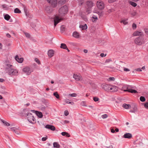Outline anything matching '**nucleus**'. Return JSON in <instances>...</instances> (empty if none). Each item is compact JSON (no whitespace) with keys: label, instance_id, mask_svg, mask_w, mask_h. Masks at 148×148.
<instances>
[{"label":"nucleus","instance_id":"obj_1","mask_svg":"<svg viewBox=\"0 0 148 148\" xmlns=\"http://www.w3.org/2000/svg\"><path fill=\"white\" fill-rule=\"evenodd\" d=\"M68 11V8L66 5H64L59 8L58 10V15H56L54 18V27L62 20L61 17L66 14Z\"/></svg>","mask_w":148,"mask_h":148},{"label":"nucleus","instance_id":"obj_2","mask_svg":"<svg viewBox=\"0 0 148 148\" xmlns=\"http://www.w3.org/2000/svg\"><path fill=\"white\" fill-rule=\"evenodd\" d=\"M87 8L86 12L88 14L91 12V8L93 5V2L92 1H87L86 2Z\"/></svg>","mask_w":148,"mask_h":148},{"label":"nucleus","instance_id":"obj_3","mask_svg":"<svg viewBox=\"0 0 148 148\" xmlns=\"http://www.w3.org/2000/svg\"><path fill=\"white\" fill-rule=\"evenodd\" d=\"M96 5L97 8L99 10H102L105 7V5L103 1L101 0L97 1Z\"/></svg>","mask_w":148,"mask_h":148},{"label":"nucleus","instance_id":"obj_4","mask_svg":"<svg viewBox=\"0 0 148 148\" xmlns=\"http://www.w3.org/2000/svg\"><path fill=\"white\" fill-rule=\"evenodd\" d=\"M22 71L27 75H29L33 71V70L28 66H26L22 69Z\"/></svg>","mask_w":148,"mask_h":148},{"label":"nucleus","instance_id":"obj_5","mask_svg":"<svg viewBox=\"0 0 148 148\" xmlns=\"http://www.w3.org/2000/svg\"><path fill=\"white\" fill-rule=\"evenodd\" d=\"M7 73L9 75L11 76L17 75H18V71L17 70L12 68L8 70Z\"/></svg>","mask_w":148,"mask_h":148},{"label":"nucleus","instance_id":"obj_6","mask_svg":"<svg viewBox=\"0 0 148 148\" xmlns=\"http://www.w3.org/2000/svg\"><path fill=\"white\" fill-rule=\"evenodd\" d=\"M26 118L28 121L31 123H33L35 121V119L32 114L29 113H27Z\"/></svg>","mask_w":148,"mask_h":148},{"label":"nucleus","instance_id":"obj_7","mask_svg":"<svg viewBox=\"0 0 148 148\" xmlns=\"http://www.w3.org/2000/svg\"><path fill=\"white\" fill-rule=\"evenodd\" d=\"M122 90L125 92L127 91L132 93H136L137 92V91L130 89L129 87H127L126 86H124L122 88Z\"/></svg>","mask_w":148,"mask_h":148},{"label":"nucleus","instance_id":"obj_8","mask_svg":"<svg viewBox=\"0 0 148 148\" xmlns=\"http://www.w3.org/2000/svg\"><path fill=\"white\" fill-rule=\"evenodd\" d=\"M135 42L136 44L140 45L144 43V41L143 37H139L135 39Z\"/></svg>","mask_w":148,"mask_h":148},{"label":"nucleus","instance_id":"obj_9","mask_svg":"<svg viewBox=\"0 0 148 148\" xmlns=\"http://www.w3.org/2000/svg\"><path fill=\"white\" fill-rule=\"evenodd\" d=\"M47 1L54 8L57 6L58 4L57 0H47Z\"/></svg>","mask_w":148,"mask_h":148},{"label":"nucleus","instance_id":"obj_10","mask_svg":"<svg viewBox=\"0 0 148 148\" xmlns=\"http://www.w3.org/2000/svg\"><path fill=\"white\" fill-rule=\"evenodd\" d=\"M111 85L108 84H103L102 85V87L103 89L107 92L110 91V88Z\"/></svg>","mask_w":148,"mask_h":148},{"label":"nucleus","instance_id":"obj_11","mask_svg":"<svg viewBox=\"0 0 148 148\" xmlns=\"http://www.w3.org/2000/svg\"><path fill=\"white\" fill-rule=\"evenodd\" d=\"M31 111L35 113L37 116L40 118H41L43 117L42 114L41 112L33 110H31Z\"/></svg>","mask_w":148,"mask_h":148},{"label":"nucleus","instance_id":"obj_12","mask_svg":"<svg viewBox=\"0 0 148 148\" xmlns=\"http://www.w3.org/2000/svg\"><path fill=\"white\" fill-rule=\"evenodd\" d=\"M45 10L46 13L50 14L52 11L53 10L50 6H48L45 7Z\"/></svg>","mask_w":148,"mask_h":148},{"label":"nucleus","instance_id":"obj_13","mask_svg":"<svg viewBox=\"0 0 148 148\" xmlns=\"http://www.w3.org/2000/svg\"><path fill=\"white\" fill-rule=\"evenodd\" d=\"M118 90V88L115 86L111 85L110 88V92H115Z\"/></svg>","mask_w":148,"mask_h":148},{"label":"nucleus","instance_id":"obj_14","mask_svg":"<svg viewBox=\"0 0 148 148\" xmlns=\"http://www.w3.org/2000/svg\"><path fill=\"white\" fill-rule=\"evenodd\" d=\"M15 60L18 63H21L23 60V58L19 57L18 56H16L15 57Z\"/></svg>","mask_w":148,"mask_h":148},{"label":"nucleus","instance_id":"obj_15","mask_svg":"<svg viewBox=\"0 0 148 148\" xmlns=\"http://www.w3.org/2000/svg\"><path fill=\"white\" fill-rule=\"evenodd\" d=\"M72 36L73 37L76 38H79L80 35L79 33L77 32H74L73 33Z\"/></svg>","mask_w":148,"mask_h":148},{"label":"nucleus","instance_id":"obj_16","mask_svg":"<svg viewBox=\"0 0 148 148\" xmlns=\"http://www.w3.org/2000/svg\"><path fill=\"white\" fill-rule=\"evenodd\" d=\"M54 51L53 50L50 49L48 51V55L50 58L52 57L54 55Z\"/></svg>","mask_w":148,"mask_h":148},{"label":"nucleus","instance_id":"obj_17","mask_svg":"<svg viewBox=\"0 0 148 148\" xmlns=\"http://www.w3.org/2000/svg\"><path fill=\"white\" fill-rule=\"evenodd\" d=\"M73 77L77 81H78L82 79V77L81 76L77 75L74 74Z\"/></svg>","mask_w":148,"mask_h":148},{"label":"nucleus","instance_id":"obj_18","mask_svg":"<svg viewBox=\"0 0 148 148\" xmlns=\"http://www.w3.org/2000/svg\"><path fill=\"white\" fill-rule=\"evenodd\" d=\"M93 12L94 13L97 14L100 16L102 15V12L99 11L96 8L94 9Z\"/></svg>","mask_w":148,"mask_h":148},{"label":"nucleus","instance_id":"obj_19","mask_svg":"<svg viewBox=\"0 0 148 148\" xmlns=\"http://www.w3.org/2000/svg\"><path fill=\"white\" fill-rule=\"evenodd\" d=\"M45 127L47 129L50 130L52 131H54L55 130V127L53 125H46L45 126Z\"/></svg>","mask_w":148,"mask_h":148},{"label":"nucleus","instance_id":"obj_20","mask_svg":"<svg viewBox=\"0 0 148 148\" xmlns=\"http://www.w3.org/2000/svg\"><path fill=\"white\" fill-rule=\"evenodd\" d=\"M128 19L127 18H123L121 19L120 21L121 23H123L124 25H126L128 23Z\"/></svg>","mask_w":148,"mask_h":148},{"label":"nucleus","instance_id":"obj_21","mask_svg":"<svg viewBox=\"0 0 148 148\" xmlns=\"http://www.w3.org/2000/svg\"><path fill=\"white\" fill-rule=\"evenodd\" d=\"M143 34V33L142 32L137 31L134 32L133 34V35L134 36H137L141 35Z\"/></svg>","mask_w":148,"mask_h":148},{"label":"nucleus","instance_id":"obj_22","mask_svg":"<svg viewBox=\"0 0 148 148\" xmlns=\"http://www.w3.org/2000/svg\"><path fill=\"white\" fill-rule=\"evenodd\" d=\"M132 137V135L129 133H126L123 136V137L125 138H130Z\"/></svg>","mask_w":148,"mask_h":148},{"label":"nucleus","instance_id":"obj_23","mask_svg":"<svg viewBox=\"0 0 148 148\" xmlns=\"http://www.w3.org/2000/svg\"><path fill=\"white\" fill-rule=\"evenodd\" d=\"M60 47L61 48L66 49L67 50V51L68 52L69 51V50L68 49V48H67L66 45L64 43H62L61 44Z\"/></svg>","mask_w":148,"mask_h":148},{"label":"nucleus","instance_id":"obj_24","mask_svg":"<svg viewBox=\"0 0 148 148\" xmlns=\"http://www.w3.org/2000/svg\"><path fill=\"white\" fill-rule=\"evenodd\" d=\"M79 27L82 30H85L87 29V26L86 24L84 25H80L79 26Z\"/></svg>","mask_w":148,"mask_h":148},{"label":"nucleus","instance_id":"obj_25","mask_svg":"<svg viewBox=\"0 0 148 148\" xmlns=\"http://www.w3.org/2000/svg\"><path fill=\"white\" fill-rule=\"evenodd\" d=\"M12 68V66L10 64H7L6 65V72H7V71L9 69L10 70V69Z\"/></svg>","mask_w":148,"mask_h":148},{"label":"nucleus","instance_id":"obj_26","mask_svg":"<svg viewBox=\"0 0 148 148\" xmlns=\"http://www.w3.org/2000/svg\"><path fill=\"white\" fill-rule=\"evenodd\" d=\"M98 20V17L96 16L93 15L92 17V21L93 22H96Z\"/></svg>","mask_w":148,"mask_h":148},{"label":"nucleus","instance_id":"obj_27","mask_svg":"<svg viewBox=\"0 0 148 148\" xmlns=\"http://www.w3.org/2000/svg\"><path fill=\"white\" fill-rule=\"evenodd\" d=\"M123 107L126 109H128L131 108V106L129 104L124 103L123 105Z\"/></svg>","mask_w":148,"mask_h":148},{"label":"nucleus","instance_id":"obj_28","mask_svg":"<svg viewBox=\"0 0 148 148\" xmlns=\"http://www.w3.org/2000/svg\"><path fill=\"white\" fill-rule=\"evenodd\" d=\"M61 134L62 136H65L67 137H69L70 136L69 134L65 132H62L61 133Z\"/></svg>","mask_w":148,"mask_h":148},{"label":"nucleus","instance_id":"obj_29","mask_svg":"<svg viewBox=\"0 0 148 148\" xmlns=\"http://www.w3.org/2000/svg\"><path fill=\"white\" fill-rule=\"evenodd\" d=\"M53 146L54 148H59L60 147V145L57 142H54L53 143Z\"/></svg>","mask_w":148,"mask_h":148},{"label":"nucleus","instance_id":"obj_30","mask_svg":"<svg viewBox=\"0 0 148 148\" xmlns=\"http://www.w3.org/2000/svg\"><path fill=\"white\" fill-rule=\"evenodd\" d=\"M10 18V16L8 14H6L4 15V19L7 21H8Z\"/></svg>","mask_w":148,"mask_h":148},{"label":"nucleus","instance_id":"obj_31","mask_svg":"<svg viewBox=\"0 0 148 148\" xmlns=\"http://www.w3.org/2000/svg\"><path fill=\"white\" fill-rule=\"evenodd\" d=\"M1 121L4 125L8 126H9L10 125V124L6 121H4L1 119Z\"/></svg>","mask_w":148,"mask_h":148},{"label":"nucleus","instance_id":"obj_32","mask_svg":"<svg viewBox=\"0 0 148 148\" xmlns=\"http://www.w3.org/2000/svg\"><path fill=\"white\" fill-rule=\"evenodd\" d=\"M122 68L123 69L122 70V69H121V68L120 67L119 68V69H120L119 70L121 71H122L123 70L124 71H126V72L129 71H130V70L126 68H125V67H123Z\"/></svg>","mask_w":148,"mask_h":148},{"label":"nucleus","instance_id":"obj_33","mask_svg":"<svg viewBox=\"0 0 148 148\" xmlns=\"http://www.w3.org/2000/svg\"><path fill=\"white\" fill-rule=\"evenodd\" d=\"M129 3H130V4L131 5H132V6H133L134 7H136L137 5V4L136 3H135L133 1H130L129 2Z\"/></svg>","mask_w":148,"mask_h":148},{"label":"nucleus","instance_id":"obj_34","mask_svg":"<svg viewBox=\"0 0 148 148\" xmlns=\"http://www.w3.org/2000/svg\"><path fill=\"white\" fill-rule=\"evenodd\" d=\"M53 95L55 96L57 99H59L60 98L59 95L57 92H56L53 93Z\"/></svg>","mask_w":148,"mask_h":148},{"label":"nucleus","instance_id":"obj_35","mask_svg":"<svg viewBox=\"0 0 148 148\" xmlns=\"http://www.w3.org/2000/svg\"><path fill=\"white\" fill-rule=\"evenodd\" d=\"M14 12L16 13H21V11L18 8H16L14 9Z\"/></svg>","mask_w":148,"mask_h":148},{"label":"nucleus","instance_id":"obj_36","mask_svg":"<svg viewBox=\"0 0 148 148\" xmlns=\"http://www.w3.org/2000/svg\"><path fill=\"white\" fill-rule=\"evenodd\" d=\"M68 96H70L71 97H76L77 96V94L75 93H73L72 94H69Z\"/></svg>","mask_w":148,"mask_h":148},{"label":"nucleus","instance_id":"obj_37","mask_svg":"<svg viewBox=\"0 0 148 148\" xmlns=\"http://www.w3.org/2000/svg\"><path fill=\"white\" fill-rule=\"evenodd\" d=\"M112 61V60L111 59H108L106 60L105 63H108Z\"/></svg>","mask_w":148,"mask_h":148},{"label":"nucleus","instance_id":"obj_38","mask_svg":"<svg viewBox=\"0 0 148 148\" xmlns=\"http://www.w3.org/2000/svg\"><path fill=\"white\" fill-rule=\"evenodd\" d=\"M144 107L147 109H148V102H146L144 104Z\"/></svg>","mask_w":148,"mask_h":148},{"label":"nucleus","instance_id":"obj_39","mask_svg":"<svg viewBox=\"0 0 148 148\" xmlns=\"http://www.w3.org/2000/svg\"><path fill=\"white\" fill-rule=\"evenodd\" d=\"M140 100L142 102H144L145 101V98L144 97L141 96L140 97Z\"/></svg>","mask_w":148,"mask_h":148},{"label":"nucleus","instance_id":"obj_40","mask_svg":"<svg viewBox=\"0 0 148 148\" xmlns=\"http://www.w3.org/2000/svg\"><path fill=\"white\" fill-rule=\"evenodd\" d=\"M93 99L95 102H97L99 100V98L98 97H93Z\"/></svg>","mask_w":148,"mask_h":148},{"label":"nucleus","instance_id":"obj_41","mask_svg":"<svg viewBox=\"0 0 148 148\" xmlns=\"http://www.w3.org/2000/svg\"><path fill=\"white\" fill-rule=\"evenodd\" d=\"M108 117V115L107 114H103L101 116V117L103 119H105Z\"/></svg>","mask_w":148,"mask_h":148},{"label":"nucleus","instance_id":"obj_42","mask_svg":"<svg viewBox=\"0 0 148 148\" xmlns=\"http://www.w3.org/2000/svg\"><path fill=\"white\" fill-rule=\"evenodd\" d=\"M35 61L38 64H40V63L38 59L37 58H35Z\"/></svg>","mask_w":148,"mask_h":148},{"label":"nucleus","instance_id":"obj_43","mask_svg":"<svg viewBox=\"0 0 148 148\" xmlns=\"http://www.w3.org/2000/svg\"><path fill=\"white\" fill-rule=\"evenodd\" d=\"M115 80V78L113 77H110L108 79V80L110 81H114Z\"/></svg>","mask_w":148,"mask_h":148},{"label":"nucleus","instance_id":"obj_44","mask_svg":"<svg viewBox=\"0 0 148 148\" xmlns=\"http://www.w3.org/2000/svg\"><path fill=\"white\" fill-rule=\"evenodd\" d=\"M66 0H60L59 2L61 4H64L66 2Z\"/></svg>","mask_w":148,"mask_h":148},{"label":"nucleus","instance_id":"obj_45","mask_svg":"<svg viewBox=\"0 0 148 148\" xmlns=\"http://www.w3.org/2000/svg\"><path fill=\"white\" fill-rule=\"evenodd\" d=\"M25 34L26 37L29 38L30 37V35L29 34L27 33H25Z\"/></svg>","mask_w":148,"mask_h":148},{"label":"nucleus","instance_id":"obj_46","mask_svg":"<svg viewBox=\"0 0 148 148\" xmlns=\"http://www.w3.org/2000/svg\"><path fill=\"white\" fill-rule=\"evenodd\" d=\"M144 30L145 34L148 35V28L145 29Z\"/></svg>","mask_w":148,"mask_h":148},{"label":"nucleus","instance_id":"obj_47","mask_svg":"<svg viewBox=\"0 0 148 148\" xmlns=\"http://www.w3.org/2000/svg\"><path fill=\"white\" fill-rule=\"evenodd\" d=\"M64 113V115L66 116H67L69 114L67 110L65 111Z\"/></svg>","mask_w":148,"mask_h":148},{"label":"nucleus","instance_id":"obj_48","mask_svg":"<svg viewBox=\"0 0 148 148\" xmlns=\"http://www.w3.org/2000/svg\"><path fill=\"white\" fill-rule=\"evenodd\" d=\"M63 123H62L63 124L68 123H69V121L67 120H65L64 121Z\"/></svg>","mask_w":148,"mask_h":148},{"label":"nucleus","instance_id":"obj_49","mask_svg":"<svg viewBox=\"0 0 148 148\" xmlns=\"http://www.w3.org/2000/svg\"><path fill=\"white\" fill-rule=\"evenodd\" d=\"M108 1L109 3H111L115 1L116 0H108Z\"/></svg>","mask_w":148,"mask_h":148},{"label":"nucleus","instance_id":"obj_50","mask_svg":"<svg viewBox=\"0 0 148 148\" xmlns=\"http://www.w3.org/2000/svg\"><path fill=\"white\" fill-rule=\"evenodd\" d=\"M132 27L133 28L135 29L136 27V25L134 23H133L132 24Z\"/></svg>","mask_w":148,"mask_h":148},{"label":"nucleus","instance_id":"obj_51","mask_svg":"<svg viewBox=\"0 0 148 148\" xmlns=\"http://www.w3.org/2000/svg\"><path fill=\"white\" fill-rule=\"evenodd\" d=\"M2 7L3 8H4L5 9H7V6L5 5H2Z\"/></svg>","mask_w":148,"mask_h":148},{"label":"nucleus","instance_id":"obj_52","mask_svg":"<svg viewBox=\"0 0 148 148\" xmlns=\"http://www.w3.org/2000/svg\"><path fill=\"white\" fill-rule=\"evenodd\" d=\"M47 139V138L46 137H43L42 138V141H45Z\"/></svg>","mask_w":148,"mask_h":148},{"label":"nucleus","instance_id":"obj_53","mask_svg":"<svg viewBox=\"0 0 148 148\" xmlns=\"http://www.w3.org/2000/svg\"><path fill=\"white\" fill-rule=\"evenodd\" d=\"M69 99L66 100L65 101L67 103H68L69 104H71V102L69 101Z\"/></svg>","mask_w":148,"mask_h":148},{"label":"nucleus","instance_id":"obj_54","mask_svg":"<svg viewBox=\"0 0 148 148\" xmlns=\"http://www.w3.org/2000/svg\"><path fill=\"white\" fill-rule=\"evenodd\" d=\"M104 54L103 53H101L100 54V56L101 57H103L104 56H106V54H105V55H104Z\"/></svg>","mask_w":148,"mask_h":148},{"label":"nucleus","instance_id":"obj_55","mask_svg":"<svg viewBox=\"0 0 148 148\" xmlns=\"http://www.w3.org/2000/svg\"><path fill=\"white\" fill-rule=\"evenodd\" d=\"M112 12V9H110L108 10V12L109 13H110V12Z\"/></svg>","mask_w":148,"mask_h":148},{"label":"nucleus","instance_id":"obj_56","mask_svg":"<svg viewBox=\"0 0 148 148\" xmlns=\"http://www.w3.org/2000/svg\"><path fill=\"white\" fill-rule=\"evenodd\" d=\"M136 71H141V69L140 68H138L136 69Z\"/></svg>","mask_w":148,"mask_h":148},{"label":"nucleus","instance_id":"obj_57","mask_svg":"<svg viewBox=\"0 0 148 148\" xmlns=\"http://www.w3.org/2000/svg\"><path fill=\"white\" fill-rule=\"evenodd\" d=\"M6 36L8 37L9 38H10L11 37V36L10 34H7L6 35Z\"/></svg>","mask_w":148,"mask_h":148},{"label":"nucleus","instance_id":"obj_58","mask_svg":"<svg viewBox=\"0 0 148 148\" xmlns=\"http://www.w3.org/2000/svg\"><path fill=\"white\" fill-rule=\"evenodd\" d=\"M13 129V130H14V131L15 132V133L16 134H19V133L18 132H17V131H15V130H14V129Z\"/></svg>","mask_w":148,"mask_h":148},{"label":"nucleus","instance_id":"obj_59","mask_svg":"<svg viewBox=\"0 0 148 148\" xmlns=\"http://www.w3.org/2000/svg\"><path fill=\"white\" fill-rule=\"evenodd\" d=\"M4 81V80L2 78H0V82H2Z\"/></svg>","mask_w":148,"mask_h":148},{"label":"nucleus","instance_id":"obj_60","mask_svg":"<svg viewBox=\"0 0 148 148\" xmlns=\"http://www.w3.org/2000/svg\"><path fill=\"white\" fill-rule=\"evenodd\" d=\"M111 132L112 133H114L115 132V130L113 129H112L111 130Z\"/></svg>","mask_w":148,"mask_h":148},{"label":"nucleus","instance_id":"obj_61","mask_svg":"<svg viewBox=\"0 0 148 148\" xmlns=\"http://www.w3.org/2000/svg\"><path fill=\"white\" fill-rule=\"evenodd\" d=\"M84 52L85 53H87L88 52V50L87 49H84Z\"/></svg>","mask_w":148,"mask_h":148},{"label":"nucleus","instance_id":"obj_62","mask_svg":"<svg viewBox=\"0 0 148 148\" xmlns=\"http://www.w3.org/2000/svg\"><path fill=\"white\" fill-rule=\"evenodd\" d=\"M84 1L83 0H81V3H80V5H82Z\"/></svg>","mask_w":148,"mask_h":148},{"label":"nucleus","instance_id":"obj_63","mask_svg":"<svg viewBox=\"0 0 148 148\" xmlns=\"http://www.w3.org/2000/svg\"><path fill=\"white\" fill-rule=\"evenodd\" d=\"M116 132H118L119 131V129L118 128H116L115 130V131Z\"/></svg>","mask_w":148,"mask_h":148},{"label":"nucleus","instance_id":"obj_64","mask_svg":"<svg viewBox=\"0 0 148 148\" xmlns=\"http://www.w3.org/2000/svg\"><path fill=\"white\" fill-rule=\"evenodd\" d=\"M108 148H113V147L112 145H110L108 147Z\"/></svg>","mask_w":148,"mask_h":148}]
</instances>
